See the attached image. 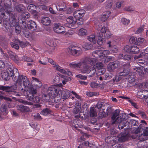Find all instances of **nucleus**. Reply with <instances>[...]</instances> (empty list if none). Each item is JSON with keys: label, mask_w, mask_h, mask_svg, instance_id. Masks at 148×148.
I'll use <instances>...</instances> for the list:
<instances>
[{"label": "nucleus", "mask_w": 148, "mask_h": 148, "mask_svg": "<svg viewBox=\"0 0 148 148\" xmlns=\"http://www.w3.org/2000/svg\"><path fill=\"white\" fill-rule=\"evenodd\" d=\"M13 80L16 82L11 86H4L0 85V90L7 92H12L16 95L18 94L14 91L17 88V84L19 88L21 90L26 89L28 91L27 92L26 98L31 101L35 103H38L40 99L38 96H35L36 93V90L32 89V86L27 77L23 75H20L17 77L16 75L12 78Z\"/></svg>", "instance_id": "f257e3e1"}, {"label": "nucleus", "mask_w": 148, "mask_h": 148, "mask_svg": "<svg viewBox=\"0 0 148 148\" xmlns=\"http://www.w3.org/2000/svg\"><path fill=\"white\" fill-rule=\"evenodd\" d=\"M61 90V89L58 86H53L48 88L47 93L50 97L54 99L55 102L58 103L61 99L60 94Z\"/></svg>", "instance_id": "f03ea898"}, {"label": "nucleus", "mask_w": 148, "mask_h": 148, "mask_svg": "<svg viewBox=\"0 0 148 148\" xmlns=\"http://www.w3.org/2000/svg\"><path fill=\"white\" fill-rule=\"evenodd\" d=\"M9 15L10 16V15ZM10 16L7 18L5 19V20L7 21H9L10 22L9 23L8 22L10 26H8L7 24H5V23H4V26L8 30L10 26L12 27H15L16 33L19 34L21 32V28L20 26L19 25V23L16 22V19L13 14H10Z\"/></svg>", "instance_id": "7ed1b4c3"}, {"label": "nucleus", "mask_w": 148, "mask_h": 148, "mask_svg": "<svg viewBox=\"0 0 148 148\" xmlns=\"http://www.w3.org/2000/svg\"><path fill=\"white\" fill-rule=\"evenodd\" d=\"M138 125V121L133 119H128L126 122H123V124L121 123L118 126V127L120 130L123 129L124 127V129L126 130L127 129H130L133 126H137Z\"/></svg>", "instance_id": "20e7f679"}, {"label": "nucleus", "mask_w": 148, "mask_h": 148, "mask_svg": "<svg viewBox=\"0 0 148 148\" xmlns=\"http://www.w3.org/2000/svg\"><path fill=\"white\" fill-rule=\"evenodd\" d=\"M69 66L73 68H80L81 72L83 73H87L89 67L86 64L83 63V61L81 62L76 63L75 62L69 64Z\"/></svg>", "instance_id": "39448f33"}, {"label": "nucleus", "mask_w": 148, "mask_h": 148, "mask_svg": "<svg viewBox=\"0 0 148 148\" xmlns=\"http://www.w3.org/2000/svg\"><path fill=\"white\" fill-rule=\"evenodd\" d=\"M69 53L73 56H79L82 53L81 49L74 45L70 46L67 49Z\"/></svg>", "instance_id": "423d86ee"}, {"label": "nucleus", "mask_w": 148, "mask_h": 148, "mask_svg": "<svg viewBox=\"0 0 148 148\" xmlns=\"http://www.w3.org/2000/svg\"><path fill=\"white\" fill-rule=\"evenodd\" d=\"M85 12L84 10H78L73 12V15L76 20L80 21L82 19Z\"/></svg>", "instance_id": "0eeeda50"}, {"label": "nucleus", "mask_w": 148, "mask_h": 148, "mask_svg": "<svg viewBox=\"0 0 148 148\" xmlns=\"http://www.w3.org/2000/svg\"><path fill=\"white\" fill-rule=\"evenodd\" d=\"M110 53V51L108 50H96L94 51L93 55L95 57H101L102 56L106 57Z\"/></svg>", "instance_id": "6e6552de"}, {"label": "nucleus", "mask_w": 148, "mask_h": 148, "mask_svg": "<svg viewBox=\"0 0 148 148\" xmlns=\"http://www.w3.org/2000/svg\"><path fill=\"white\" fill-rule=\"evenodd\" d=\"M54 32L58 34H64L65 32V28L58 23H56L53 27Z\"/></svg>", "instance_id": "1a4fd4ad"}, {"label": "nucleus", "mask_w": 148, "mask_h": 148, "mask_svg": "<svg viewBox=\"0 0 148 148\" xmlns=\"http://www.w3.org/2000/svg\"><path fill=\"white\" fill-rule=\"evenodd\" d=\"M30 14L27 12H24L21 15L19 16L18 18V21L19 23L23 24H25V20L29 17ZM24 25V24H23Z\"/></svg>", "instance_id": "9d476101"}, {"label": "nucleus", "mask_w": 148, "mask_h": 148, "mask_svg": "<svg viewBox=\"0 0 148 148\" xmlns=\"http://www.w3.org/2000/svg\"><path fill=\"white\" fill-rule=\"evenodd\" d=\"M143 125L141 124L138 128L134 132V133L132 134H129L130 138H132L133 139H136L137 140V136L138 134L140 133L143 129Z\"/></svg>", "instance_id": "9b49d317"}, {"label": "nucleus", "mask_w": 148, "mask_h": 148, "mask_svg": "<svg viewBox=\"0 0 148 148\" xmlns=\"http://www.w3.org/2000/svg\"><path fill=\"white\" fill-rule=\"evenodd\" d=\"M97 61V60L96 58L86 57L83 60V63L92 66L94 65Z\"/></svg>", "instance_id": "f8f14e48"}, {"label": "nucleus", "mask_w": 148, "mask_h": 148, "mask_svg": "<svg viewBox=\"0 0 148 148\" xmlns=\"http://www.w3.org/2000/svg\"><path fill=\"white\" fill-rule=\"evenodd\" d=\"M60 93H61V95L60 96L61 99H62L63 101L68 98L70 97V92L67 89H62L60 91Z\"/></svg>", "instance_id": "ddd939ff"}, {"label": "nucleus", "mask_w": 148, "mask_h": 148, "mask_svg": "<svg viewBox=\"0 0 148 148\" xmlns=\"http://www.w3.org/2000/svg\"><path fill=\"white\" fill-rule=\"evenodd\" d=\"M66 6L64 2L60 1L59 2L56 7L57 10L59 11H65L66 9Z\"/></svg>", "instance_id": "4468645a"}, {"label": "nucleus", "mask_w": 148, "mask_h": 148, "mask_svg": "<svg viewBox=\"0 0 148 148\" xmlns=\"http://www.w3.org/2000/svg\"><path fill=\"white\" fill-rule=\"evenodd\" d=\"M27 26L28 29L32 31H34L37 29V26L36 23L32 21H29L27 24Z\"/></svg>", "instance_id": "2eb2a0df"}, {"label": "nucleus", "mask_w": 148, "mask_h": 148, "mask_svg": "<svg viewBox=\"0 0 148 148\" xmlns=\"http://www.w3.org/2000/svg\"><path fill=\"white\" fill-rule=\"evenodd\" d=\"M7 66H8V68L7 69L6 72L8 73L9 76H10V77H12V78L14 77V75H15L14 73V71H13V66L12 64L10 63L8 64Z\"/></svg>", "instance_id": "dca6fc26"}, {"label": "nucleus", "mask_w": 148, "mask_h": 148, "mask_svg": "<svg viewBox=\"0 0 148 148\" xmlns=\"http://www.w3.org/2000/svg\"><path fill=\"white\" fill-rule=\"evenodd\" d=\"M117 61H115L113 62H110L107 66V69L109 71H112L114 69L118 66Z\"/></svg>", "instance_id": "f3484780"}, {"label": "nucleus", "mask_w": 148, "mask_h": 148, "mask_svg": "<svg viewBox=\"0 0 148 148\" xmlns=\"http://www.w3.org/2000/svg\"><path fill=\"white\" fill-rule=\"evenodd\" d=\"M148 95V91L146 90H141L137 94L138 97L141 99H145L147 95Z\"/></svg>", "instance_id": "a211bd4d"}, {"label": "nucleus", "mask_w": 148, "mask_h": 148, "mask_svg": "<svg viewBox=\"0 0 148 148\" xmlns=\"http://www.w3.org/2000/svg\"><path fill=\"white\" fill-rule=\"evenodd\" d=\"M17 110L22 112H28L30 111L29 108L23 105H18L16 106Z\"/></svg>", "instance_id": "6ab92c4d"}, {"label": "nucleus", "mask_w": 148, "mask_h": 148, "mask_svg": "<svg viewBox=\"0 0 148 148\" xmlns=\"http://www.w3.org/2000/svg\"><path fill=\"white\" fill-rule=\"evenodd\" d=\"M32 83L37 88H40L42 85L41 82L35 77L32 78Z\"/></svg>", "instance_id": "aec40b11"}, {"label": "nucleus", "mask_w": 148, "mask_h": 148, "mask_svg": "<svg viewBox=\"0 0 148 148\" xmlns=\"http://www.w3.org/2000/svg\"><path fill=\"white\" fill-rule=\"evenodd\" d=\"M107 45H108V47L111 51L113 53H116L117 52L118 49L116 46L115 45H113L111 41H109L108 42Z\"/></svg>", "instance_id": "412c9836"}, {"label": "nucleus", "mask_w": 148, "mask_h": 148, "mask_svg": "<svg viewBox=\"0 0 148 148\" xmlns=\"http://www.w3.org/2000/svg\"><path fill=\"white\" fill-rule=\"evenodd\" d=\"M8 54L11 59L15 62L18 64L19 62V59L18 56L15 54L12 51L9 52Z\"/></svg>", "instance_id": "4be33fe9"}, {"label": "nucleus", "mask_w": 148, "mask_h": 148, "mask_svg": "<svg viewBox=\"0 0 148 148\" xmlns=\"http://www.w3.org/2000/svg\"><path fill=\"white\" fill-rule=\"evenodd\" d=\"M124 119V118L123 116H119L116 117V119L114 120H112V123L114 124L115 122H116L119 123V125L121 123L123 124V122H126V121H123H123Z\"/></svg>", "instance_id": "5701e85b"}, {"label": "nucleus", "mask_w": 148, "mask_h": 148, "mask_svg": "<svg viewBox=\"0 0 148 148\" xmlns=\"http://www.w3.org/2000/svg\"><path fill=\"white\" fill-rule=\"evenodd\" d=\"M111 12L110 11H106L104 12L102 16L101 20L103 21H106L111 14Z\"/></svg>", "instance_id": "b1692460"}, {"label": "nucleus", "mask_w": 148, "mask_h": 148, "mask_svg": "<svg viewBox=\"0 0 148 148\" xmlns=\"http://www.w3.org/2000/svg\"><path fill=\"white\" fill-rule=\"evenodd\" d=\"M28 10L32 13H35L36 11L37 6L33 4H30L27 7Z\"/></svg>", "instance_id": "393cba45"}, {"label": "nucleus", "mask_w": 148, "mask_h": 148, "mask_svg": "<svg viewBox=\"0 0 148 148\" xmlns=\"http://www.w3.org/2000/svg\"><path fill=\"white\" fill-rule=\"evenodd\" d=\"M147 139V137L144 135V133L138 134L137 136V140L140 141H143Z\"/></svg>", "instance_id": "a878e982"}, {"label": "nucleus", "mask_w": 148, "mask_h": 148, "mask_svg": "<svg viewBox=\"0 0 148 148\" xmlns=\"http://www.w3.org/2000/svg\"><path fill=\"white\" fill-rule=\"evenodd\" d=\"M41 23L45 25L48 26L49 25L51 21L50 18L47 17H43L41 20Z\"/></svg>", "instance_id": "bb28decb"}, {"label": "nucleus", "mask_w": 148, "mask_h": 148, "mask_svg": "<svg viewBox=\"0 0 148 148\" xmlns=\"http://www.w3.org/2000/svg\"><path fill=\"white\" fill-rule=\"evenodd\" d=\"M137 63L140 66H144L147 65L148 64L147 61L142 59H138L136 60Z\"/></svg>", "instance_id": "cd10ccee"}, {"label": "nucleus", "mask_w": 148, "mask_h": 148, "mask_svg": "<svg viewBox=\"0 0 148 148\" xmlns=\"http://www.w3.org/2000/svg\"><path fill=\"white\" fill-rule=\"evenodd\" d=\"M52 113L51 110L49 108H46L43 109L41 112V114L44 116H47L51 114Z\"/></svg>", "instance_id": "c85d7f7f"}, {"label": "nucleus", "mask_w": 148, "mask_h": 148, "mask_svg": "<svg viewBox=\"0 0 148 148\" xmlns=\"http://www.w3.org/2000/svg\"><path fill=\"white\" fill-rule=\"evenodd\" d=\"M131 54H136L139 53L140 51L139 48L137 46L135 45L131 46Z\"/></svg>", "instance_id": "c756f323"}, {"label": "nucleus", "mask_w": 148, "mask_h": 148, "mask_svg": "<svg viewBox=\"0 0 148 148\" xmlns=\"http://www.w3.org/2000/svg\"><path fill=\"white\" fill-rule=\"evenodd\" d=\"M119 57L121 59H123L124 60L129 61L131 59L132 56L130 55L126 54L123 55V54H122L120 55Z\"/></svg>", "instance_id": "7c9ffc66"}, {"label": "nucleus", "mask_w": 148, "mask_h": 148, "mask_svg": "<svg viewBox=\"0 0 148 148\" xmlns=\"http://www.w3.org/2000/svg\"><path fill=\"white\" fill-rule=\"evenodd\" d=\"M88 39L90 41L95 44L97 42V39L95 35L94 34L89 36L88 37Z\"/></svg>", "instance_id": "2f4dec72"}, {"label": "nucleus", "mask_w": 148, "mask_h": 148, "mask_svg": "<svg viewBox=\"0 0 148 148\" xmlns=\"http://www.w3.org/2000/svg\"><path fill=\"white\" fill-rule=\"evenodd\" d=\"M7 106L6 105H2L1 108V112L4 115H7L8 112V110L7 109Z\"/></svg>", "instance_id": "473e14b6"}, {"label": "nucleus", "mask_w": 148, "mask_h": 148, "mask_svg": "<svg viewBox=\"0 0 148 148\" xmlns=\"http://www.w3.org/2000/svg\"><path fill=\"white\" fill-rule=\"evenodd\" d=\"M90 116V117H95L97 116V112L93 107H91L89 112Z\"/></svg>", "instance_id": "72a5a7b5"}, {"label": "nucleus", "mask_w": 148, "mask_h": 148, "mask_svg": "<svg viewBox=\"0 0 148 148\" xmlns=\"http://www.w3.org/2000/svg\"><path fill=\"white\" fill-rule=\"evenodd\" d=\"M134 69L139 73L140 75H143L144 73L143 70L144 69L143 67L142 66L140 67H136Z\"/></svg>", "instance_id": "f704fd0d"}, {"label": "nucleus", "mask_w": 148, "mask_h": 148, "mask_svg": "<svg viewBox=\"0 0 148 148\" xmlns=\"http://www.w3.org/2000/svg\"><path fill=\"white\" fill-rule=\"evenodd\" d=\"M107 28L105 26H103L101 29L100 31V33L99 34V37H103L104 35H105L106 33L107 32Z\"/></svg>", "instance_id": "c9c22d12"}, {"label": "nucleus", "mask_w": 148, "mask_h": 148, "mask_svg": "<svg viewBox=\"0 0 148 148\" xmlns=\"http://www.w3.org/2000/svg\"><path fill=\"white\" fill-rule=\"evenodd\" d=\"M120 113V111L119 110L116 109L115 110L111 117L112 120H115L117 117L119 116V114Z\"/></svg>", "instance_id": "e433bc0d"}, {"label": "nucleus", "mask_w": 148, "mask_h": 148, "mask_svg": "<svg viewBox=\"0 0 148 148\" xmlns=\"http://www.w3.org/2000/svg\"><path fill=\"white\" fill-rule=\"evenodd\" d=\"M1 76L2 78L6 81L9 80L10 79L9 77H10V76H9V75L6 72L1 73Z\"/></svg>", "instance_id": "4c0bfd02"}, {"label": "nucleus", "mask_w": 148, "mask_h": 148, "mask_svg": "<svg viewBox=\"0 0 148 148\" xmlns=\"http://www.w3.org/2000/svg\"><path fill=\"white\" fill-rule=\"evenodd\" d=\"M130 139V136L129 134H127L125 135H122L120 138V140L122 142H125L128 140Z\"/></svg>", "instance_id": "58836bf2"}, {"label": "nucleus", "mask_w": 148, "mask_h": 148, "mask_svg": "<svg viewBox=\"0 0 148 148\" xmlns=\"http://www.w3.org/2000/svg\"><path fill=\"white\" fill-rule=\"evenodd\" d=\"M3 94H4L3 92L0 91V100H2L4 99L5 100L8 101H11V99L8 97H5L3 95Z\"/></svg>", "instance_id": "ea45409f"}, {"label": "nucleus", "mask_w": 148, "mask_h": 148, "mask_svg": "<svg viewBox=\"0 0 148 148\" xmlns=\"http://www.w3.org/2000/svg\"><path fill=\"white\" fill-rule=\"evenodd\" d=\"M145 54H148V47L145 50L144 53L142 52L139 55L136 56L134 57L135 59L139 58L145 56Z\"/></svg>", "instance_id": "a19ab883"}, {"label": "nucleus", "mask_w": 148, "mask_h": 148, "mask_svg": "<svg viewBox=\"0 0 148 148\" xmlns=\"http://www.w3.org/2000/svg\"><path fill=\"white\" fill-rule=\"evenodd\" d=\"M66 21L69 24L72 25H74L76 23V21H75L73 18L71 16L68 18L66 19Z\"/></svg>", "instance_id": "79ce46f5"}, {"label": "nucleus", "mask_w": 148, "mask_h": 148, "mask_svg": "<svg viewBox=\"0 0 148 148\" xmlns=\"http://www.w3.org/2000/svg\"><path fill=\"white\" fill-rule=\"evenodd\" d=\"M87 33V30L84 28H82L79 31L78 35L82 36L86 35Z\"/></svg>", "instance_id": "37998d69"}, {"label": "nucleus", "mask_w": 148, "mask_h": 148, "mask_svg": "<svg viewBox=\"0 0 148 148\" xmlns=\"http://www.w3.org/2000/svg\"><path fill=\"white\" fill-rule=\"evenodd\" d=\"M103 65L101 62H97L94 64L93 67L97 69H102L103 67Z\"/></svg>", "instance_id": "c03bdc74"}, {"label": "nucleus", "mask_w": 148, "mask_h": 148, "mask_svg": "<svg viewBox=\"0 0 148 148\" xmlns=\"http://www.w3.org/2000/svg\"><path fill=\"white\" fill-rule=\"evenodd\" d=\"M96 72V70L95 68L93 67L92 68L90 71L89 73H88V76L89 77H92L94 76V75L95 74Z\"/></svg>", "instance_id": "a18cd8bd"}, {"label": "nucleus", "mask_w": 148, "mask_h": 148, "mask_svg": "<svg viewBox=\"0 0 148 148\" xmlns=\"http://www.w3.org/2000/svg\"><path fill=\"white\" fill-rule=\"evenodd\" d=\"M48 58L43 57L42 59H41L40 60H39L38 62L42 65H47L48 62Z\"/></svg>", "instance_id": "49530a36"}, {"label": "nucleus", "mask_w": 148, "mask_h": 148, "mask_svg": "<svg viewBox=\"0 0 148 148\" xmlns=\"http://www.w3.org/2000/svg\"><path fill=\"white\" fill-rule=\"evenodd\" d=\"M129 69L126 70L125 69H124L122 72H121L119 73V76L124 77L127 75L129 74Z\"/></svg>", "instance_id": "de8ad7c7"}, {"label": "nucleus", "mask_w": 148, "mask_h": 148, "mask_svg": "<svg viewBox=\"0 0 148 148\" xmlns=\"http://www.w3.org/2000/svg\"><path fill=\"white\" fill-rule=\"evenodd\" d=\"M121 23L124 25H128L130 22V21L125 18H122L121 20Z\"/></svg>", "instance_id": "09e8293b"}, {"label": "nucleus", "mask_w": 148, "mask_h": 148, "mask_svg": "<svg viewBox=\"0 0 148 148\" xmlns=\"http://www.w3.org/2000/svg\"><path fill=\"white\" fill-rule=\"evenodd\" d=\"M81 106L79 105L75 107L73 109V112L74 114H77L81 110Z\"/></svg>", "instance_id": "8fccbe9b"}, {"label": "nucleus", "mask_w": 148, "mask_h": 148, "mask_svg": "<svg viewBox=\"0 0 148 148\" xmlns=\"http://www.w3.org/2000/svg\"><path fill=\"white\" fill-rule=\"evenodd\" d=\"M23 6L22 4H19L15 7V9L17 12H21L23 11Z\"/></svg>", "instance_id": "3c124183"}, {"label": "nucleus", "mask_w": 148, "mask_h": 148, "mask_svg": "<svg viewBox=\"0 0 148 148\" xmlns=\"http://www.w3.org/2000/svg\"><path fill=\"white\" fill-rule=\"evenodd\" d=\"M21 60L23 61H26L29 62H32L33 60L26 56H23L22 57Z\"/></svg>", "instance_id": "603ef678"}, {"label": "nucleus", "mask_w": 148, "mask_h": 148, "mask_svg": "<svg viewBox=\"0 0 148 148\" xmlns=\"http://www.w3.org/2000/svg\"><path fill=\"white\" fill-rule=\"evenodd\" d=\"M62 68L61 67L58 65V66H56V69L62 73L66 74L67 69L65 70Z\"/></svg>", "instance_id": "864d4df0"}, {"label": "nucleus", "mask_w": 148, "mask_h": 148, "mask_svg": "<svg viewBox=\"0 0 148 148\" xmlns=\"http://www.w3.org/2000/svg\"><path fill=\"white\" fill-rule=\"evenodd\" d=\"M129 41L131 43L136 45L137 37L134 36L131 37Z\"/></svg>", "instance_id": "5fc2aeb1"}, {"label": "nucleus", "mask_w": 148, "mask_h": 148, "mask_svg": "<svg viewBox=\"0 0 148 148\" xmlns=\"http://www.w3.org/2000/svg\"><path fill=\"white\" fill-rule=\"evenodd\" d=\"M48 61L50 64L53 65V67H54L56 68V66H58V64L54 61L51 59L48 58Z\"/></svg>", "instance_id": "6e6d98bb"}, {"label": "nucleus", "mask_w": 148, "mask_h": 148, "mask_svg": "<svg viewBox=\"0 0 148 148\" xmlns=\"http://www.w3.org/2000/svg\"><path fill=\"white\" fill-rule=\"evenodd\" d=\"M105 40L104 38L103 37H100V38L97 41V42L99 45H101L104 43Z\"/></svg>", "instance_id": "4d7b16f0"}, {"label": "nucleus", "mask_w": 148, "mask_h": 148, "mask_svg": "<svg viewBox=\"0 0 148 148\" xmlns=\"http://www.w3.org/2000/svg\"><path fill=\"white\" fill-rule=\"evenodd\" d=\"M131 46L126 45L124 47L123 50L124 52L131 54Z\"/></svg>", "instance_id": "13d9d810"}, {"label": "nucleus", "mask_w": 148, "mask_h": 148, "mask_svg": "<svg viewBox=\"0 0 148 148\" xmlns=\"http://www.w3.org/2000/svg\"><path fill=\"white\" fill-rule=\"evenodd\" d=\"M145 39L143 38H137V41L136 45H140L144 41Z\"/></svg>", "instance_id": "bf43d9fd"}, {"label": "nucleus", "mask_w": 148, "mask_h": 148, "mask_svg": "<svg viewBox=\"0 0 148 148\" xmlns=\"http://www.w3.org/2000/svg\"><path fill=\"white\" fill-rule=\"evenodd\" d=\"M92 45L91 44L86 43L84 46V48L86 50H88L92 48Z\"/></svg>", "instance_id": "052dcab7"}, {"label": "nucleus", "mask_w": 148, "mask_h": 148, "mask_svg": "<svg viewBox=\"0 0 148 148\" xmlns=\"http://www.w3.org/2000/svg\"><path fill=\"white\" fill-rule=\"evenodd\" d=\"M104 109H103V111L101 112H100L99 113V117L101 119H102L103 118L105 117L106 116V114L105 112H104Z\"/></svg>", "instance_id": "680f3d73"}, {"label": "nucleus", "mask_w": 148, "mask_h": 148, "mask_svg": "<svg viewBox=\"0 0 148 148\" xmlns=\"http://www.w3.org/2000/svg\"><path fill=\"white\" fill-rule=\"evenodd\" d=\"M74 33V32L73 30H69L65 33V36L66 37H69L72 35Z\"/></svg>", "instance_id": "e2e57ef3"}, {"label": "nucleus", "mask_w": 148, "mask_h": 148, "mask_svg": "<svg viewBox=\"0 0 148 148\" xmlns=\"http://www.w3.org/2000/svg\"><path fill=\"white\" fill-rule=\"evenodd\" d=\"M105 77H103L105 80H108L112 77V74L111 73H106L104 75Z\"/></svg>", "instance_id": "0e129e2a"}, {"label": "nucleus", "mask_w": 148, "mask_h": 148, "mask_svg": "<svg viewBox=\"0 0 148 148\" xmlns=\"http://www.w3.org/2000/svg\"><path fill=\"white\" fill-rule=\"evenodd\" d=\"M8 64V63H6L5 64L3 60H0V69H3L5 66H7Z\"/></svg>", "instance_id": "69168bd1"}, {"label": "nucleus", "mask_w": 148, "mask_h": 148, "mask_svg": "<svg viewBox=\"0 0 148 148\" xmlns=\"http://www.w3.org/2000/svg\"><path fill=\"white\" fill-rule=\"evenodd\" d=\"M123 66H124V69H125L126 70L129 69V71L130 72V64L129 62H128L127 63H125V64H123Z\"/></svg>", "instance_id": "338daca9"}, {"label": "nucleus", "mask_w": 148, "mask_h": 148, "mask_svg": "<svg viewBox=\"0 0 148 148\" xmlns=\"http://www.w3.org/2000/svg\"><path fill=\"white\" fill-rule=\"evenodd\" d=\"M61 77L64 78V79L62 81V83L64 85L66 83L68 82V80L69 79H70V78L69 77H67L63 75H62L61 76Z\"/></svg>", "instance_id": "774afa93"}]
</instances>
